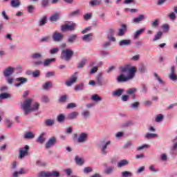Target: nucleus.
I'll list each match as a JSON object with an SVG mask.
<instances>
[{
    "mask_svg": "<svg viewBox=\"0 0 177 177\" xmlns=\"http://www.w3.org/2000/svg\"><path fill=\"white\" fill-rule=\"evenodd\" d=\"M135 73H136V68L135 67H131L130 71V73L127 74V76H124V74L121 73L117 77L118 82H127V81H129V80H132L133 77H135Z\"/></svg>",
    "mask_w": 177,
    "mask_h": 177,
    "instance_id": "obj_1",
    "label": "nucleus"
},
{
    "mask_svg": "<svg viewBox=\"0 0 177 177\" xmlns=\"http://www.w3.org/2000/svg\"><path fill=\"white\" fill-rule=\"evenodd\" d=\"M73 55L74 51L71 50V49L70 48H67L62 51L61 59H62V60H66V62H68L71 60Z\"/></svg>",
    "mask_w": 177,
    "mask_h": 177,
    "instance_id": "obj_2",
    "label": "nucleus"
},
{
    "mask_svg": "<svg viewBox=\"0 0 177 177\" xmlns=\"http://www.w3.org/2000/svg\"><path fill=\"white\" fill-rule=\"evenodd\" d=\"M31 103H32V100H31V99L26 100L24 102V104H22L21 107L24 111L25 115H28V113H30V111H31V109H32Z\"/></svg>",
    "mask_w": 177,
    "mask_h": 177,
    "instance_id": "obj_3",
    "label": "nucleus"
},
{
    "mask_svg": "<svg viewBox=\"0 0 177 177\" xmlns=\"http://www.w3.org/2000/svg\"><path fill=\"white\" fill-rule=\"evenodd\" d=\"M60 176V173L59 171H41L39 173V177H59Z\"/></svg>",
    "mask_w": 177,
    "mask_h": 177,
    "instance_id": "obj_4",
    "label": "nucleus"
},
{
    "mask_svg": "<svg viewBox=\"0 0 177 177\" xmlns=\"http://www.w3.org/2000/svg\"><path fill=\"white\" fill-rule=\"evenodd\" d=\"M76 27L77 24H75V23H73L71 25L64 24L61 26V31L62 32H66V31H74Z\"/></svg>",
    "mask_w": 177,
    "mask_h": 177,
    "instance_id": "obj_5",
    "label": "nucleus"
},
{
    "mask_svg": "<svg viewBox=\"0 0 177 177\" xmlns=\"http://www.w3.org/2000/svg\"><path fill=\"white\" fill-rule=\"evenodd\" d=\"M28 150H30V147L28 145H26L24 147L20 148L18 158L19 160H22V158H24L26 156H28Z\"/></svg>",
    "mask_w": 177,
    "mask_h": 177,
    "instance_id": "obj_6",
    "label": "nucleus"
},
{
    "mask_svg": "<svg viewBox=\"0 0 177 177\" xmlns=\"http://www.w3.org/2000/svg\"><path fill=\"white\" fill-rule=\"evenodd\" d=\"M111 143V141L109 140L104 142V140L100 142V147L101 149L102 154L106 156L107 154V146H109Z\"/></svg>",
    "mask_w": 177,
    "mask_h": 177,
    "instance_id": "obj_7",
    "label": "nucleus"
},
{
    "mask_svg": "<svg viewBox=\"0 0 177 177\" xmlns=\"http://www.w3.org/2000/svg\"><path fill=\"white\" fill-rule=\"evenodd\" d=\"M52 38L54 42H60V41H63V39L64 38V35H63V33H60L57 31H55L52 36Z\"/></svg>",
    "mask_w": 177,
    "mask_h": 177,
    "instance_id": "obj_8",
    "label": "nucleus"
},
{
    "mask_svg": "<svg viewBox=\"0 0 177 177\" xmlns=\"http://www.w3.org/2000/svg\"><path fill=\"white\" fill-rule=\"evenodd\" d=\"M14 73H15V68L12 66H9L4 70V71L3 72V74L4 77H10V75H12Z\"/></svg>",
    "mask_w": 177,
    "mask_h": 177,
    "instance_id": "obj_9",
    "label": "nucleus"
},
{
    "mask_svg": "<svg viewBox=\"0 0 177 177\" xmlns=\"http://www.w3.org/2000/svg\"><path fill=\"white\" fill-rule=\"evenodd\" d=\"M78 143H85L88 140V133L83 132L77 138Z\"/></svg>",
    "mask_w": 177,
    "mask_h": 177,
    "instance_id": "obj_10",
    "label": "nucleus"
},
{
    "mask_svg": "<svg viewBox=\"0 0 177 177\" xmlns=\"http://www.w3.org/2000/svg\"><path fill=\"white\" fill-rule=\"evenodd\" d=\"M131 70H132V68H129L128 65L119 67V71L121 74H125V73L130 74Z\"/></svg>",
    "mask_w": 177,
    "mask_h": 177,
    "instance_id": "obj_11",
    "label": "nucleus"
},
{
    "mask_svg": "<svg viewBox=\"0 0 177 177\" xmlns=\"http://www.w3.org/2000/svg\"><path fill=\"white\" fill-rule=\"evenodd\" d=\"M60 11L55 12L53 15L50 17V21H51V23H55L57 21V20L60 19Z\"/></svg>",
    "mask_w": 177,
    "mask_h": 177,
    "instance_id": "obj_12",
    "label": "nucleus"
},
{
    "mask_svg": "<svg viewBox=\"0 0 177 177\" xmlns=\"http://www.w3.org/2000/svg\"><path fill=\"white\" fill-rule=\"evenodd\" d=\"M169 78L171 81H177V75L175 73V66H171V72L169 74Z\"/></svg>",
    "mask_w": 177,
    "mask_h": 177,
    "instance_id": "obj_13",
    "label": "nucleus"
},
{
    "mask_svg": "<svg viewBox=\"0 0 177 177\" xmlns=\"http://www.w3.org/2000/svg\"><path fill=\"white\" fill-rule=\"evenodd\" d=\"M75 82H77V75H73L69 79V81L66 82V85L67 86H71V85H73V84H75Z\"/></svg>",
    "mask_w": 177,
    "mask_h": 177,
    "instance_id": "obj_14",
    "label": "nucleus"
},
{
    "mask_svg": "<svg viewBox=\"0 0 177 177\" xmlns=\"http://www.w3.org/2000/svg\"><path fill=\"white\" fill-rule=\"evenodd\" d=\"M56 143V138L52 137L46 143V149H49L51 146H53Z\"/></svg>",
    "mask_w": 177,
    "mask_h": 177,
    "instance_id": "obj_15",
    "label": "nucleus"
},
{
    "mask_svg": "<svg viewBox=\"0 0 177 177\" xmlns=\"http://www.w3.org/2000/svg\"><path fill=\"white\" fill-rule=\"evenodd\" d=\"M121 27H122V28L119 29V32L118 33V35L119 37H123V35H124L125 32H127V25L122 24Z\"/></svg>",
    "mask_w": 177,
    "mask_h": 177,
    "instance_id": "obj_16",
    "label": "nucleus"
},
{
    "mask_svg": "<svg viewBox=\"0 0 177 177\" xmlns=\"http://www.w3.org/2000/svg\"><path fill=\"white\" fill-rule=\"evenodd\" d=\"M129 164V161L127 159H123L118 162V168H122Z\"/></svg>",
    "mask_w": 177,
    "mask_h": 177,
    "instance_id": "obj_17",
    "label": "nucleus"
},
{
    "mask_svg": "<svg viewBox=\"0 0 177 177\" xmlns=\"http://www.w3.org/2000/svg\"><path fill=\"white\" fill-rule=\"evenodd\" d=\"M28 172V169H21L19 171H15L13 174L14 177L19 176V175H24Z\"/></svg>",
    "mask_w": 177,
    "mask_h": 177,
    "instance_id": "obj_18",
    "label": "nucleus"
},
{
    "mask_svg": "<svg viewBox=\"0 0 177 177\" xmlns=\"http://www.w3.org/2000/svg\"><path fill=\"white\" fill-rule=\"evenodd\" d=\"M93 37V34H92V33H90V34H88V35H85L82 37V40L85 41L86 42H90V41H92Z\"/></svg>",
    "mask_w": 177,
    "mask_h": 177,
    "instance_id": "obj_19",
    "label": "nucleus"
},
{
    "mask_svg": "<svg viewBox=\"0 0 177 177\" xmlns=\"http://www.w3.org/2000/svg\"><path fill=\"white\" fill-rule=\"evenodd\" d=\"M78 117V112L73 111L69 113L67 116L68 120H74Z\"/></svg>",
    "mask_w": 177,
    "mask_h": 177,
    "instance_id": "obj_20",
    "label": "nucleus"
},
{
    "mask_svg": "<svg viewBox=\"0 0 177 177\" xmlns=\"http://www.w3.org/2000/svg\"><path fill=\"white\" fill-rule=\"evenodd\" d=\"M119 45L120 46H128L131 45V40L129 39H124L119 42Z\"/></svg>",
    "mask_w": 177,
    "mask_h": 177,
    "instance_id": "obj_21",
    "label": "nucleus"
},
{
    "mask_svg": "<svg viewBox=\"0 0 177 177\" xmlns=\"http://www.w3.org/2000/svg\"><path fill=\"white\" fill-rule=\"evenodd\" d=\"M145 19V15H139V17L134 18L133 21V23H135L136 24H139V23H140V21H142V20Z\"/></svg>",
    "mask_w": 177,
    "mask_h": 177,
    "instance_id": "obj_22",
    "label": "nucleus"
},
{
    "mask_svg": "<svg viewBox=\"0 0 177 177\" xmlns=\"http://www.w3.org/2000/svg\"><path fill=\"white\" fill-rule=\"evenodd\" d=\"M24 138L25 139H34L35 138V134L31 131H28L24 136Z\"/></svg>",
    "mask_w": 177,
    "mask_h": 177,
    "instance_id": "obj_23",
    "label": "nucleus"
},
{
    "mask_svg": "<svg viewBox=\"0 0 177 177\" xmlns=\"http://www.w3.org/2000/svg\"><path fill=\"white\" fill-rule=\"evenodd\" d=\"M10 5L12 8H19L21 5L20 0H11Z\"/></svg>",
    "mask_w": 177,
    "mask_h": 177,
    "instance_id": "obj_24",
    "label": "nucleus"
},
{
    "mask_svg": "<svg viewBox=\"0 0 177 177\" xmlns=\"http://www.w3.org/2000/svg\"><path fill=\"white\" fill-rule=\"evenodd\" d=\"M102 64H103L102 62H98L96 66H94L92 68L91 71V74H95V73L97 71V68H99V67H100Z\"/></svg>",
    "mask_w": 177,
    "mask_h": 177,
    "instance_id": "obj_25",
    "label": "nucleus"
},
{
    "mask_svg": "<svg viewBox=\"0 0 177 177\" xmlns=\"http://www.w3.org/2000/svg\"><path fill=\"white\" fill-rule=\"evenodd\" d=\"M45 135V133H42L37 138V143H40V145H42L46 140V139L44 138V136Z\"/></svg>",
    "mask_w": 177,
    "mask_h": 177,
    "instance_id": "obj_26",
    "label": "nucleus"
},
{
    "mask_svg": "<svg viewBox=\"0 0 177 177\" xmlns=\"http://www.w3.org/2000/svg\"><path fill=\"white\" fill-rule=\"evenodd\" d=\"M55 58H52V59H46L43 64L44 66V67H48V66H49L50 64V63H53V62H55Z\"/></svg>",
    "mask_w": 177,
    "mask_h": 177,
    "instance_id": "obj_27",
    "label": "nucleus"
},
{
    "mask_svg": "<svg viewBox=\"0 0 177 177\" xmlns=\"http://www.w3.org/2000/svg\"><path fill=\"white\" fill-rule=\"evenodd\" d=\"M44 124L46 127H52L55 124V120L52 119H47L44 121Z\"/></svg>",
    "mask_w": 177,
    "mask_h": 177,
    "instance_id": "obj_28",
    "label": "nucleus"
},
{
    "mask_svg": "<svg viewBox=\"0 0 177 177\" xmlns=\"http://www.w3.org/2000/svg\"><path fill=\"white\" fill-rule=\"evenodd\" d=\"M47 21L48 17L46 16H44L41 19H40L39 26H40V27H42V26H45V24L47 23Z\"/></svg>",
    "mask_w": 177,
    "mask_h": 177,
    "instance_id": "obj_29",
    "label": "nucleus"
},
{
    "mask_svg": "<svg viewBox=\"0 0 177 177\" xmlns=\"http://www.w3.org/2000/svg\"><path fill=\"white\" fill-rule=\"evenodd\" d=\"M122 92H124V89L119 88L113 93V95L120 97L122 95Z\"/></svg>",
    "mask_w": 177,
    "mask_h": 177,
    "instance_id": "obj_30",
    "label": "nucleus"
},
{
    "mask_svg": "<svg viewBox=\"0 0 177 177\" xmlns=\"http://www.w3.org/2000/svg\"><path fill=\"white\" fill-rule=\"evenodd\" d=\"M77 38V35H72L68 38V42L69 44H73Z\"/></svg>",
    "mask_w": 177,
    "mask_h": 177,
    "instance_id": "obj_31",
    "label": "nucleus"
},
{
    "mask_svg": "<svg viewBox=\"0 0 177 177\" xmlns=\"http://www.w3.org/2000/svg\"><path fill=\"white\" fill-rule=\"evenodd\" d=\"M102 3V1L100 0H93L90 1L91 6H99Z\"/></svg>",
    "mask_w": 177,
    "mask_h": 177,
    "instance_id": "obj_32",
    "label": "nucleus"
},
{
    "mask_svg": "<svg viewBox=\"0 0 177 177\" xmlns=\"http://www.w3.org/2000/svg\"><path fill=\"white\" fill-rule=\"evenodd\" d=\"M75 160L77 165H83V164H84V160H82V158H81L78 156H75Z\"/></svg>",
    "mask_w": 177,
    "mask_h": 177,
    "instance_id": "obj_33",
    "label": "nucleus"
},
{
    "mask_svg": "<svg viewBox=\"0 0 177 177\" xmlns=\"http://www.w3.org/2000/svg\"><path fill=\"white\" fill-rule=\"evenodd\" d=\"M91 99L93 102H102V97L99 96L97 94L93 95Z\"/></svg>",
    "mask_w": 177,
    "mask_h": 177,
    "instance_id": "obj_34",
    "label": "nucleus"
},
{
    "mask_svg": "<svg viewBox=\"0 0 177 177\" xmlns=\"http://www.w3.org/2000/svg\"><path fill=\"white\" fill-rule=\"evenodd\" d=\"M58 102L59 103H66L67 102V95H64L61 96L59 98Z\"/></svg>",
    "mask_w": 177,
    "mask_h": 177,
    "instance_id": "obj_35",
    "label": "nucleus"
},
{
    "mask_svg": "<svg viewBox=\"0 0 177 177\" xmlns=\"http://www.w3.org/2000/svg\"><path fill=\"white\" fill-rule=\"evenodd\" d=\"M145 138L146 139H153L154 138H157V134L156 133H147L145 135Z\"/></svg>",
    "mask_w": 177,
    "mask_h": 177,
    "instance_id": "obj_36",
    "label": "nucleus"
},
{
    "mask_svg": "<svg viewBox=\"0 0 177 177\" xmlns=\"http://www.w3.org/2000/svg\"><path fill=\"white\" fill-rule=\"evenodd\" d=\"M0 97H1V99H10L11 95L9 93H2L0 94Z\"/></svg>",
    "mask_w": 177,
    "mask_h": 177,
    "instance_id": "obj_37",
    "label": "nucleus"
},
{
    "mask_svg": "<svg viewBox=\"0 0 177 177\" xmlns=\"http://www.w3.org/2000/svg\"><path fill=\"white\" fill-rule=\"evenodd\" d=\"M31 59H41L42 57V55L41 53H34L31 55Z\"/></svg>",
    "mask_w": 177,
    "mask_h": 177,
    "instance_id": "obj_38",
    "label": "nucleus"
},
{
    "mask_svg": "<svg viewBox=\"0 0 177 177\" xmlns=\"http://www.w3.org/2000/svg\"><path fill=\"white\" fill-rule=\"evenodd\" d=\"M16 81H18L19 82H21V84H26V82H27L28 80L26 77H17L16 79Z\"/></svg>",
    "mask_w": 177,
    "mask_h": 177,
    "instance_id": "obj_39",
    "label": "nucleus"
},
{
    "mask_svg": "<svg viewBox=\"0 0 177 177\" xmlns=\"http://www.w3.org/2000/svg\"><path fill=\"white\" fill-rule=\"evenodd\" d=\"M87 62H88V60H86V59H83L82 60V62L79 64V65L77 66V68H82V67H84V66H85V64H86Z\"/></svg>",
    "mask_w": 177,
    "mask_h": 177,
    "instance_id": "obj_40",
    "label": "nucleus"
},
{
    "mask_svg": "<svg viewBox=\"0 0 177 177\" xmlns=\"http://www.w3.org/2000/svg\"><path fill=\"white\" fill-rule=\"evenodd\" d=\"M32 75L34 78H38V77L41 75V71H39V70H36L32 73Z\"/></svg>",
    "mask_w": 177,
    "mask_h": 177,
    "instance_id": "obj_41",
    "label": "nucleus"
},
{
    "mask_svg": "<svg viewBox=\"0 0 177 177\" xmlns=\"http://www.w3.org/2000/svg\"><path fill=\"white\" fill-rule=\"evenodd\" d=\"M66 118V117L64 116V115L63 114H59L57 116V120L58 121V122H62V121H64V119Z\"/></svg>",
    "mask_w": 177,
    "mask_h": 177,
    "instance_id": "obj_42",
    "label": "nucleus"
},
{
    "mask_svg": "<svg viewBox=\"0 0 177 177\" xmlns=\"http://www.w3.org/2000/svg\"><path fill=\"white\" fill-rule=\"evenodd\" d=\"M82 89H84V84L83 83H80V84H77L75 87V91H82Z\"/></svg>",
    "mask_w": 177,
    "mask_h": 177,
    "instance_id": "obj_43",
    "label": "nucleus"
},
{
    "mask_svg": "<svg viewBox=\"0 0 177 177\" xmlns=\"http://www.w3.org/2000/svg\"><path fill=\"white\" fill-rule=\"evenodd\" d=\"M78 15H80V10H76L75 11H73L71 12L70 14H69V16L71 17H73L74 16H78Z\"/></svg>",
    "mask_w": 177,
    "mask_h": 177,
    "instance_id": "obj_44",
    "label": "nucleus"
},
{
    "mask_svg": "<svg viewBox=\"0 0 177 177\" xmlns=\"http://www.w3.org/2000/svg\"><path fill=\"white\" fill-rule=\"evenodd\" d=\"M162 37V32H158L156 35H155V37L153 38V41H158V39H160Z\"/></svg>",
    "mask_w": 177,
    "mask_h": 177,
    "instance_id": "obj_45",
    "label": "nucleus"
},
{
    "mask_svg": "<svg viewBox=\"0 0 177 177\" xmlns=\"http://www.w3.org/2000/svg\"><path fill=\"white\" fill-rule=\"evenodd\" d=\"M122 177H131V176H132V173H131L129 171H122Z\"/></svg>",
    "mask_w": 177,
    "mask_h": 177,
    "instance_id": "obj_46",
    "label": "nucleus"
},
{
    "mask_svg": "<svg viewBox=\"0 0 177 177\" xmlns=\"http://www.w3.org/2000/svg\"><path fill=\"white\" fill-rule=\"evenodd\" d=\"M143 31H145V28L140 29V30H137L134 35V38H138V37L139 35H140V34H142V32H143Z\"/></svg>",
    "mask_w": 177,
    "mask_h": 177,
    "instance_id": "obj_47",
    "label": "nucleus"
},
{
    "mask_svg": "<svg viewBox=\"0 0 177 177\" xmlns=\"http://www.w3.org/2000/svg\"><path fill=\"white\" fill-rule=\"evenodd\" d=\"M113 171H114V167H110L105 170V172L107 174V175H110Z\"/></svg>",
    "mask_w": 177,
    "mask_h": 177,
    "instance_id": "obj_48",
    "label": "nucleus"
},
{
    "mask_svg": "<svg viewBox=\"0 0 177 177\" xmlns=\"http://www.w3.org/2000/svg\"><path fill=\"white\" fill-rule=\"evenodd\" d=\"M50 85H52V82H46L43 86V89H49V86H50Z\"/></svg>",
    "mask_w": 177,
    "mask_h": 177,
    "instance_id": "obj_49",
    "label": "nucleus"
},
{
    "mask_svg": "<svg viewBox=\"0 0 177 177\" xmlns=\"http://www.w3.org/2000/svg\"><path fill=\"white\" fill-rule=\"evenodd\" d=\"M163 118H164V115L159 114L157 115V117L156 118V122H160L162 121Z\"/></svg>",
    "mask_w": 177,
    "mask_h": 177,
    "instance_id": "obj_50",
    "label": "nucleus"
},
{
    "mask_svg": "<svg viewBox=\"0 0 177 177\" xmlns=\"http://www.w3.org/2000/svg\"><path fill=\"white\" fill-rule=\"evenodd\" d=\"M135 92H136V88H132L127 90V93L128 95H133V93H135Z\"/></svg>",
    "mask_w": 177,
    "mask_h": 177,
    "instance_id": "obj_51",
    "label": "nucleus"
},
{
    "mask_svg": "<svg viewBox=\"0 0 177 177\" xmlns=\"http://www.w3.org/2000/svg\"><path fill=\"white\" fill-rule=\"evenodd\" d=\"M36 164L37 165H39V167H45V165H46V162L41 160H37Z\"/></svg>",
    "mask_w": 177,
    "mask_h": 177,
    "instance_id": "obj_52",
    "label": "nucleus"
},
{
    "mask_svg": "<svg viewBox=\"0 0 177 177\" xmlns=\"http://www.w3.org/2000/svg\"><path fill=\"white\" fill-rule=\"evenodd\" d=\"M93 169H91V167H85L83 170V172L84 174H89V172H92Z\"/></svg>",
    "mask_w": 177,
    "mask_h": 177,
    "instance_id": "obj_53",
    "label": "nucleus"
},
{
    "mask_svg": "<svg viewBox=\"0 0 177 177\" xmlns=\"http://www.w3.org/2000/svg\"><path fill=\"white\" fill-rule=\"evenodd\" d=\"M49 39H50V37L46 36V37H42L40 39V42H49Z\"/></svg>",
    "mask_w": 177,
    "mask_h": 177,
    "instance_id": "obj_54",
    "label": "nucleus"
},
{
    "mask_svg": "<svg viewBox=\"0 0 177 177\" xmlns=\"http://www.w3.org/2000/svg\"><path fill=\"white\" fill-rule=\"evenodd\" d=\"M74 107H77V104L75 103H69L68 104L66 109H74Z\"/></svg>",
    "mask_w": 177,
    "mask_h": 177,
    "instance_id": "obj_55",
    "label": "nucleus"
},
{
    "mask_svg": "<svg viewBox=\"0 0 177 177\" xmlns=\"http://www.w3.org/2000/svg\"><path fill=\"white\" fill-rule=\"evenodd\" d=\"M158 19H156L153 22L151 23V27L156 28L158 27Z\"/></svg>",
    "mask_w": 177,
    "mask_h": 177,
    "instance_id": "obj_56",
    "label": "nucleus"
},
{
    "mask_svg": "<svg viewBox=\"0 0 177 177\" xmlns=\"http://www.w3.org/2000/svg\"><path fill=\"white\" fill-rule=\"evenodd\" d=\"M41 102H43V103H48L49 97H48V96H46V95H44L41 97Z\"/></svg>",
    "mask_w": 177,
    "mask_h": 177,
    "instance_id": "obj_57",
    "label": "nucleus"
},
{
    "mask_svg": "<svg viewBox=\"0 0 177 177\" xmlns=\"http://www.w3.org/2000/svg\"><path fill=\"white\" fill-rule=\"evenodd\" d=\"M38 109H39V104L36 102L34 107H32L31 111H35L36 110H38Z\"/></svg>",
    "mask_w": 177,
    "mask_h": 177,
    "instance_id": "obj_58",
    "label": "nucleus"
},
{
    "mask_svg": "<svg viewBox=\"0 0 177 177\" xmlns=\"http://www.w3.org/2000/svg\"><path fill=\"white\" fill-rule=\"evenodd\" d=\"M57 52H59L58 48H55L50 50V55H55V53H57Z\"/></svg>",
    "mask_w": 177,
    "mask_h": 177,
    "instance_id": "obj_59",
    "label": "nucleus"
},
{
    "mask_svg": "<svg viewBox=\"0 0 177 177\" xmlns=\"http://www.w3.org/2000/svg\"><path fill=\"white\" fill-rule=\"evenodd\" d=\"M89 111H84L82 113V115L84 117V118H87V117H89Z\"/></svg>",
    "mask_w": 177,
    "mask_h": 177,
    "instance_id": "obj_60",
    "label": "nucleus"
},
{
    "mask_svg": "<svg viewBox=\"0 0 177 177\" xmlns=\"http://www.w3.org/2000/svg\"><path fill=\"white\" fill-rule=\"evenodd\" d=\"M53 75H55V72H48L46 74V78H50V77H53Z\"/></svg>",
    "mask_w": 177,
    "mask_h": 177,
    "instance_id": "obj_61",
    "label": "nucleus"
},
{
    "mask_svg": "<svg viewBox=\"0 0 177 177\" xmlns=\"http://www.w3.org/2000/svg\"><path fill=\"white\" fill-rule=\"evenodd\" d=\"M92 17V14H86L84 15V20H89Z\"/></svg>",
    "mask_w": 177,
    "mask_h": 177,
    "instance_id": "obj_62",
    "label": "nucleus"
},
{
    "mask_svg": "<svg viewBox=\"0 0 177 177\" xmlns=\"http://www.w3.org/2000/svg\"><path fill=\"white\" fill-rule=\"evenodd\" d=\"M113 35H108V39L109 41H112V42H114L115 41V37H113Z\"/></svg>",
    "mask_w": 177,
    "mask_h": 177,
    "instance_id": "obj_63",
    "label": "nucleus"
},
{
    "mask_svg": "<svg viewBox=\"0 0 177 177\" xmlns=\"http://www.w3.org/2000/svg\"><path fill=\"white\" fill-rule=\"evenodd\" d=\"M8 77L6 79L7 82L10 85H12V84H13V77Z\"/></svg>",
    "mask_w": 177,
    "mask_h": 177,
    "instance_id": "obj_64",
    "label": "nucleus"
}]
</instances>
